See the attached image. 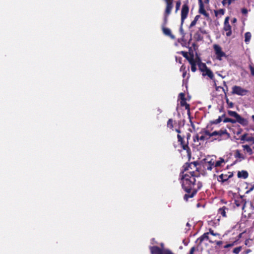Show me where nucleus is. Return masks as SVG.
Segmentation results:
<instances>
[{"instance_id": "1", "label": "nucleus", "mask_w": 254, "mask_h": 254, "mask_svg": "<svg viewBox=\"0 0 254 254\" xmlns=\"http://www.w3.org/2000/svg\"><path fill=\"white\" fill-rule=\"evenodd\" d=\"M195 179L192 175L185 174L182 178V186L183 189L188 193H190L193 190Z\"/></svg>"}, {"instance_id": "2", "label": "nucleus", "mask_w": 254, "mask_h": 254, "mask_svg": "<svg viewBox=\"0 0 254 254\" xmlns=\"http://www.w3.org/2000/svg\"><path fill=\"white\" fill-rule=\"evenodd\" d=\"M229 113L230 116L234 117L235 119H225L223 121L224 122H231L232 123H234L237 122L243 125H246L248 124L247 120L242 118L237 113V112Z\"/></svg>"}, {"instance_id": "3", "label": "nucleus", "mask_w": 254, "mask_h": 254, "mask_svg": "<svg viewBox=\"0 0 254 254\" xmlns=\"http://www.w3.org/2000/svg\"><path fill=\"white\" fill-rule=\"evenodd\" d=\"M166 3V7L165 9L164 18V24L162 25L166 24L167 22L168 16L171 13L172 9L173 7V0H164Z\"/></svg>"}, {"instance_id": "4", "label": "nucleus", "mask_w": 254, "mask_h": 254, "mask_svg": "<svg viewBox=\"0 0 254 254\" xmlns=\"http://www.w3.org/2000/svg\"><path fill=\"white\" fill-rule=\"evenodd\" d=\"M203 167L206 170L211 171L214 167V160L213 158H206L203 159Z\"/></svg>"}, {"instance_id": "5", "label": "nucleus", "mask_w": 254, "mask_h": 254, "mask_svg": "<svg viewBox=\"0 0 254 254\" xmlns=\"http://www.w3.org/2000/svg\"><path fill=\"white\" fill-rule=\"evenodd\" d=\"M213 49L216 56V59L219 61L222 60L223 57H226V54L223 52L222 48L218 45H213Z\"/></svg>"}, {"instance_id": "6", "label": "nucleus", "mask_w": 254, "mask_h": 254, "mask_svg": "<svg viewBox=\"0 0 254 254\" xmlns=\"http://www.w3.org/2000/svg\"><path fill=\"white\" fill-rule=\"evenodd\" d=\"M232 93L233 94H237L240 96H244L247 94L248 90L239 86H234L232 87Z\"/></svg>"}, {"instance_id": "7", "label": "nucleus", "mask_w": 254, "mask_h": 254, "mask_svg": "<svg viewBox=\"0 0 254 254\" xmlns=\"http://www.w3.org/2000/svg\"><path fill=\"white\" fill-rule=\"evenodd\" d=\"M189 11V7L187 3L183 5L181 10V24L182 25L185 19L187 17Z\"/></svg>"}, {"instance_id": "8", "label": "nucleus", "mask_w": 254, "mask_h": 254, "mask_svg": "<svg viewBox=\"0 0 254 254\" xmlns=\"http://www.w3.org/2000/svg\"><path fill=\"white\" fill-rule=\"evenodd\" d=\"M179 101L180 104L182 107H184L182 110H187L188 111H190L189 105L187 104L186 99L185 98V94L183 93H180L179 95Z\"/></svg>"}, {"instance_id": "9", "label": "nucleus", "mask_w": 254, "mask_h": 254, "mask_svg": "<svg viewBox=\"0 0 254 254\" xmlns=\"http://www.w3.org/2000/svg\"><path fill=\"white\" fill-rule=\"evenodd\" d=\"M229 18L228 17H226L224 21V25L223 30L226 33V35L228 37L230 36L232 34L231 26L229 23Z\"/></svg>"}, {"instance_id": "10", "label": "nucleus", "mask_w": 254, "mask_h": 254, "mask_svg": "<svg viewBox=\"0 0 254 254\" xmlns=\"http://www.w3.org/2000/svg\"><path fill=\"white\" fill-rule=\"evenodd\" d=\"M162 29L164 34L170 37L172 39H175V36L172 34L171 31L169 28L165 27L164 25H162Z\"/></svg>"}, {"instance_id": "11", "label": "nucleus", "mask_w": 254, "mask_h": 254, "mask_svg": "<svg viewBox=\"0 0 254 254\" xmlns=\"http://www.w3.org/2000/svg\"><path fill=\"white\" fill-rule=\"evenodd\" d=\"M150 251L152 254H163L164 253V250L156 246L150 247Z\"/></svg>"}, {"instance_id": "12", "label": "nucleus", "mask_w": 254, "mask_h": 254, "mask_svg": "<svg viewBox=\"0 0 254 254\" xmlns=\"http://www.w3.org/2000/svg\"><path fill=\"white\" fill-rule=\"evenodd\" d=\"M199 5V12L200 13L204 15L205 17H208L209 16L208 13H207L204 7L203 4L202 3V1H200V3Z\"/></svg>"}, {"instance_id": "13", "label": "nucleus", "mask_w": 254, "mask_h": 254, "mask_svg": "<svg viewBox=\"0 0 254 254\" xmlns=\"http://www.w3.org/2000/svg\"><path fill=\"white\" fill-rule=\"evenodd\" d=\"M225 163V161L224 159L222 158H219V160L217 161H215V160H214L215 167H222L224 165Z\"/></svg>"}, {"instance_id": "14", "label": "nucleus", "mask_w": 254, "mask_h": 254, "mask_svg": "<svg viewBox=\"0 0 254 254\" xmlns=\"http://www.w3.org/2000/svg\"><path fill=\"white\" fill-rule=\"evenodd\" d=\"M205 71L202 72V75L208 76L210 79H212L214 77V75L213 72L208 68L206 69Z\"/></svg>"}, {"instance_id": "15", "label": "nucleus", "mask_w": 254, "mask_h": 254, "mask_svg": "<svg viewBox=\"0 0 254 254\" xmlns=\"http://www.w3.org/2000/svg\"><path fill=\"white\" fill-rule=\"evenodd\" d=\"M177 137L178 138V141L180 142L183 149L187 150L189 148V146L187 144H185L184 143L183 138L182 137V136L180 134H178Z\"/></svg>"}, {"instance_id": "16", "label": "nucleus", "mask_w": 254, "mask_h": 254, "mask_svg": "<svg viewBox=\"0 0 254 254\" xmlns=\"http://www.w3.org/2000/svg\"><path fill=\"white\" fill-rule=\"evenodd\" d=\"M237 176L238 178L246 179L248 177V173L246 171H239Z\"/></svg>"}, {"instance_id": "17", "label": "nucleus", "mask_w": 254, "mask_h": 254, "mask_svg": "<svg viewBox=\"0 0 254 254\" xmlns=\"http://www.w3.org/2000/svg\"><path fill=\"white\" fill-rule=\"evenodd\" d=\"M227 131L226 130H218V131H213V132H212V134L211 135H212L213 136H216V135H218V136H222L223 135V134H227Z\"/></svg>"}, {"instance_id": "18", "label": "nucleus", "mask_w": 254, "mask_h": 254, "mask_svg": "<svg viewBox=\"0 0 254 254\" xmlns=\"http://www.w3.org/2000/svg\"><path fill=\"white\" fill-rule=\"evenodd\" d=\"M196 193V190H193L192 192H190V193H188L187 194H186L185 195H184V199L186 200H188V199L189 198H191L192 197H193V196L195 195V194Z\"/></svg>"}, {"instance_id": "19", "label": "nucleus", "mask_w": 254, "mask_h": 254, "mask_svg": "<svg viewBox=\"0 0 254 254\" xmlns=\"http://www.w3.org/2000/svg\"><path fill=\"white\" fill-rule=\"evenodd\" d=\"M198 67H199V69L202 72H203V71L204 72L206 69L208 68V67L206 66V64L204 63H201L200 62V63H198Z\"/></svg>"}, {"instance_id": "20", "label": "nucleus", "mask_w": 254, "mask_h": 254, "mask_svg": "<svg viewBox=\"0 0 254 254\" xmlns=\"http://www.w3.org/2000/svg\"><path fill=\"white\" fill-rule=\"evenodd\" d=\"M229 177L230 176H228L227 175L221 174L219 176L218 180L219 182H224L225 181H226L229 179Z\"/></svg>"}, {"instance_id": "21", "label": "nucleus", "mask_w": 254, "mask_h": 254, "mask_svg": "<svg viewBox=\"0 0 254 254\" xmlns=\"http://www.w3.org/2000/svg\"><path fill=\"white\" fill-rule=\"evenodd\" d=\"M251 38V34L249 32H247L245 34V42L248 44Z\"/></svg>"}, {"instance_id": "22", "label": "nucleus", "mask_w": 254, "mask_h": 254, "mask_svg": "<svg viewBox=\"0 0 254 254\" xmlns=\"http://www.w3.org/2000/svg\"><path fill=\"white\" fill-rule=\"evenodd\" d=\"M226 209H227L225 207H223L219 208L218 210V213L221 214L222 216L225 217L226 216L225 211Z\"/></svg>"}, {"instance_id": "23", "label": "nucleus", "mask_w": 254, "mask_h": 254, "mask_svg": "<svg viewBox=\"0 0 254 254\" xmlns=\"http://www.w3.org/2000/svg\"><path fill=\"white\" fill-rule=\"evenodd\" d=\"M174 124L172 119H169L167 122V127L172 130H173Z\"/></svg>"}, {"instance_id": "24", "label": "nucleus", "mask_w": 254, "mask_h": 254, "mask_svg": "<svg viewBox=\"0 0 254 254\" xmlns=\"http://www.w3.org/2000/svg\"><path fill=\"white\" fill-rule=\"evenodd\" d=\"M199 17H200V16L198 15L195 16L193 20L191 22L190 27H192L193 26H194L196 24V22L199 19Z\"/></svg>"}, {"instance_id": "25", "label": "nucleus", "mask_w": 254, "mask_h": 254, "mask_svg": "<svg viewBox=\"0 0 254 254\" xmlns=\"http://www.w3.org/2000/svg\"><path fill=\"white\" fill-rule=\"evenodd\" d=\"M209 234V233L207 232L204 233L203 235H202L200 238V241L201 242L204 241V240H209V237L208 235Z\"/></svg>"}, {"instance_id": "26", "label": "nucleus", "mask_w": 254, "mask_h": 254, "mask_svg": "<svg viewBox=\"0 0 254 254\" xmlns=\"http://www.w3.org/2000/svg\"><path fill=\"white\" fill-rule=\"evenodd\" d=\"M243 147L245 150L247 151V152H248L250 154L252 153V150L251 149V148H250V147L249 145H243Z\"/></svg>"}, {"instance_id": "27", "label": "nucleus", "mask_w": 254, "mask_h": 254, "mask_svg": "<svg viewBox=\"0 0 254 254\" xmlns=\"http://www.w3.org/2000/svg\"><path fill=\"white\" fill-rule=\"evenodd\" d=\"M189 63L191 64V65H192L193 64H194V65L198 64V63H200V62L197 61L193 59H191L189 60Z\"/></svg>"}, {"instance_id": "28", "label": "nucleus", "mask_w": 254, "mask_h": 254, "mask_svg": "<svg viewBox=\"0 0 254 254\" xmlns=\"http://www.w3.org/2000/svg\"><path fill=\"white\" fill-rule=\"evenodd\" d=\"M207 139H208V137H206V136H205V135L204 134L202 135L199 137L197 136V140L204 141V140H207Z\"/></svg>"}, {"instance_id": "29", "label": "nucleus", "mask_w": 254, "mask_h": 254, "mask_svg": "<svg viewBox=\"0 0 254 254\" xmlns=\"http://www.w3.org/2000/svg\"><path fill=\"white\" fill-rule=\"evenodd\" d=\"M241 247H237V248H235L233 252L234 254H238L240 253V252L241 251Z\"/></svg>"}, {"instance_id": "30", "label": "nucleus", "mask_w": 254, "mask_h": 254, "mask_svg": "<svg viewBox=\"0 0 254 254\" xmlns=\"http://www.w3.org/2000/svg\"><path fill=\"white\" fill-rule=\"evenodd\" d=\"M181 4V1L178 0L177 1L176 5V12H177L178 11V10L179 9Z\"/></svg>"}, {"instance_id": "31", "label": "nucleus", "mask_w": 254, "mask_h": 254, "mask_svg": "<svg viewBox=\"0 0 254 254\" xmlns=\"http://www.w3.org/2000/svg\"><path fill=\"white\" fill-rule=\"evenodd\" d=\"M208 233H209V234H210L211 235H212L213 236H220V234H219L216 233H214L213 230H212L211 229H209V231Z\"/></svg>"}, {"instance_id": "32", "label": "nucleus", "mask_w": 254, "mask_h": 254, "mask_svg": "<svg viewBox=\"0 0 254 254\" xmlns=\"http://www.w3.org/2000/svg\"><path fill=\"white\" fill-rule=\"evenodd\" d=\"M212 133L209 132L208 131H205L204 132V134L206 136V137H208V139L211 137L213 136L212 135H211Z\"/></svg>"}, {"instance_id": "33", "label": "nucleus", "mask_w": 254, "mask_h": 254, "mask_svg": "<svg viewBox=\"0 0 254 254\" xmlns=\"http://www.w3.org/2000/svg\"><path fill=\"white\" fill-rule=\"evenodd\" d=\"M222 121V118L219 117L218 118V119H217L215 120V121H213V123L217 124H218V123H220Z\"/></svg>"}, {"instance_id": "34", "label": "nucleus", "mask_w": 254, "mask_h": 254, "mask_svg": "<svg viewBox=\"0 0 254 254\" xmlns=\"http://www.w3.org/2000/svg\"><path fill=\"white\" fill-rule=\"evenodd\" d=\"M250 71H251V73L252 75L254 76V66L252 65H250Z\"/></svg>"}, {"instance_id": "35", "label": "nucleus", "mask_w": 254, "mask_h": 254, "mask_svg": "<svg viewBox=\"0 0 254 254\" xmlns=\"http://www.w3.org/2000/svg\"><path fill=\"white\" fill-rule=\"evenodd\" d=\"M196 65L193 64L192 65H191V70L192 72H195L196 70Z\"/></svg>"}, {"instance_id": "36", "label": "nucleus", "mask_w": 254, "mask_h": 254, "mask_svg": "<svg viewBox=\"0 0 254 254\" xmlns=\"http://www.w3.org/2000/svg\"><path fill=\"white\" fill-rule=\"evenodd\" d=\"M195 247H192L190 250V253L189 254H193L194 253V252L195 251Z\"/></svg>"}, {"instance_id": "37", "label": "nucleus", "mask_w": 254, "mask_h": 254, "mask_svg": "<svg viewBox=\"0 0 254 254\" xmlns=\"http://www.w3.org/2000/svg\"><path fill=\"white\" fill-rule=\"evenodd\" d=\"M242 12L244 14H246L248 13V10L246 8H243L242 9Z\"/></svg>"}, {"instance_id": "38", "label": "nucleus", "mask_w": 254, "mask_h": 254, "mask_svg": "<svg viewBox=\"0 0 254 254\" xmlns=\"http://www.w3.org/2000/svg\"><path fill=\"white\" fill-rule=\"evenodd\" d=\"M236 156L239 158L241 157V154L239 150H236Z\"/></svg>"}, {"instance_id": "39", "label": "nucleus", "mask_w": 254, "mask_h": 254, "mask_svg": "<svg viewBox=\"0 0 254 254\" xmlns=\"http://www.w3.org/2000/svg\"><path fill=\"white\" fill-rule=\"evenodd\" d=\"M254 189V186H252L248 190H247L246 191V193H249L250 192H251V191L253 190Z\"/></svg>"}, {"instance_id": "40", "label": "nucleus", "mask_w": 254, "mask_h": 254, "mask_svg": "<svg viewBox=\"0 0 254 254\" xmlns=\"http://www.w3.org/2000/svg\"><path fill=\"white\" fill-rule=\"evenodd\" d=\"M185 66L183 65L180 68V71H185Z\"/></svg>"}, {"instance_id": "41", "label": "nucleus", "mask_w": 254, "mask_h": 254, "mask_svg": "<svg viewBox=\"0 0 254 254\" xmlns=\"http://www.w3.org/2000/svg\"><path fill=\"white\" fill-rule=\"evenodd\" d=\"M222 3L223 4V5L228 4L227 0H223Z\"/></svg>"}, {"instance_id": "42", "label": "nucleus", "mask_w": 254, "mask_h": 254, "mask_svg": "<svg viewBox=\"0 0 254 254\" xmlns=\"http://www.w3.org/2000/svg\"><path fill=\"white\" fill-rule=\"evenodd\" d=\"M218 12H219L220 14H224V10L223 9H220Z\"/></svg>"}, {"instance_id": "43", "label": "nucleus", "mask_w": 254, "mask_h": 254, "mask_svg": "<svg viewBox=\"0 0 254 254\" xmlns=\"http://www.w3.org/2000/svg\"><path fill=\"white\" fill-rule=\"evenodd\" d=\"M246 134H244L242 135V138H241V140H245L246 139Z\"/></svg>"}, {"instance_id": "44", "label": "nucleus", "mask_w": 254, "mask_h": 254, "mask_svg": "<svg viewBox=\"0 0 254 254\" xmlns=\"http://www.w3.org/2000/svg\"><path fill=\"white\" fill-rule=\"evenodd\" d=\"M186 74H187V71H185V70L184 71L183 73V76L184 78L186 76Z\"/></svg>"}, {"instance_id": "45", "label": "nucleus", "mask_w": 254, "mask_h": 254, "mask_svg": "<svg viewBox=\"0 0 254 254\" xmlns=\"http://www.w3.org/2000/svg\"><path fill=\"white\" fill-rule=\"evenodd\" d=\"M222 241H217L216 242V244L218 245H220L222 244Z\"/></svg>"}, {"instance_id": "46", "label": "nucleus", "mask_w": 254, "mask_h": 254, "mask_svg": "<svg viewBox=\"0 0 254 254\" xmlns=\"http://www.w3.org/2000/svg\"><path fill=\"white\" fill-rule=\"evenodd\" d=\"M246 140L247 141H252L253 140V138L252 137H248V138L246 139Z\"/></svg>"}, {"instance_id": "47", "label": "nucleus", "mask_w": 254, "mask_h": 254, "mask_svg": "<svg viewBox=\"0 0 254 254\" xmlns=\"http://www.w3.org/2000/svg\"><path fill=\"white\" fill-rule=\"evenodd\" d=\"M175 130L176 131V132H177L178 133H180L181 132V131L180 130V129L179 128H176L175 129Z\"/></svg>"}, {"instance_id": "48", "label": "nucleus", "mask_w": 254, "mask_h": 254, "mask_svg": "<svg viewBox=\"0 0 254 254\" xmlns=\"http://www.w3.org/2000/svg\"><path fill=\"white\" fill-rule=\"evenodd\" d=\"M231 246H232L231 245H230V244H228V245H226V246L225 247V248H228V247H231Z\"/></svg>"}, {"instance_id": "49", "label": "nucleus", "mask_w": 254, "mask_h": 254, "mask_svg": "<svg viewBox=\"0 0 254 254\" xmlns=\"http://www.w3.org/2000/svg\"><path fill=\"white\" fill-rule=\"evenodd\" d=\"M188 116H189V117L190 118V112H188Z\"/></svg>"}, {"instance_id": "50", "label": "nucleus", "mask_w": 254, "mask_h": 254, "mask_svg": "<svg viewBox=\"0 0 254 254\" xmlns=\"http://www.w3.org/2000/svg\"><path fill=\"white\" fill-rule=\"evenodd\" d=\"M186 225L189 227H190V224L189 223H187Z\"/></svg>"}, {"instance_id": "51", "label": "nucleus", "mask_w": 254, "mask_h": 254, "mask_svg": "<svg viewBox=\"0 0 254 254\" xmlns=\"http://www.w3.org/2000/svg\"><path fill=\"white\" fill-rule=\"evenodd\" d=\"M233 22H235L236 21V18H234L233 20Z\"/></svg>"}, {"instance_id": "52", "label": "nucleus", "mask_w": 254, "mask_h": 254, "mask_svg": "<svg viewBox=\"0 0 254 254\" xmlns=\"http://www.w3.org/2000/svg\"><path fill=\"white\" fill-rule=\"evenodd\" d=\"M190 123H191V126H193V125H192V122H191V119H190Z\"/></svg>"}, {"instance_id": "53", "label": "nucleus", "mask_w": 254, "mask_h": 254, "mask_svg": "<svg viewBox=\"0 0 254 254\" xmlns=\"http://www.w3.org/2000/svg\"><path fill=\"white\" fill-rule=\"evenodd\" d=\"M200 1H202V0H199V4H200Z\"/></svg>"}, {"instance_id": "54", "label": "nucleus", "mask_w": 254, "mask_h": 254, "mask_svg": "<svg viewBox=\"0 0 254 254\" xmlns=\"http://www.w3.org/2000/svg\"><path fill=\"white\" fill-rule=\"evenodd\" d=\"M252 118L253 119V120H254V116H252Z\"/></svg>"}, {"instance_id": "55", "label": "nucleus", "mask_w": 254, "mask_h": 254, "mask_svg": "<svg viewBox=\"0 0 254 254\" xmlns=\"http://www.w3.org/2000/svg\"><path fill=\"white\" fill-rule=\"evenodd\" d=\"M180 30L182 31V28H180Z\"/></svg>"}]
</instances>
